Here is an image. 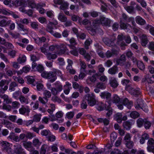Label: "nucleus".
<instances>
[{
    "label": "nucleus",
    "instance_id": "f257e3e1",
    "mask_svg": "<svg viewBox=\"0 0 154 154\" xmlns=\"http://www.w3.org/2000/svg\"><path fill=\"white\" fill-rule=\"evenodd\" d=\"M95 96L92 93L86 94L84 99L82 101L81 107L82 109H85L87 106V100L88 104L91 106H93L96 103V101L95 98Z\"/></svg>",
    "mask_w": 154,
    "mask_h": 154
},
{
    "label": "nucleus",
    "instance_id": "f03ea898",
    "mask_svg": "<svg viewBox=\"0 0 154 154\" xmlns=\"http://www.w3.org/2000/svg\"><path fill=\"white\" fill-rule=\"evenodd\" d=\"M111 20L107 18L103 17H100V19H96L93 21V24H102L103 25H105L108 26H110Z\"/></svg>",
    "mask_w": 154,
    "mask_h": 154
},
{
    "label": "nucleus",
    "instance_id": "7ed1b4c3",
    "mask_svg": "<svg viewBox=\"0 0 154 154\" xmlns=\"http://www.w3.org/2000/svg\"><path fill=\"white\" fill-rule=\"evenodd\" d=\"M41 75L45 78L51 79L50 82H53L57 79L56 76V73H54V71L48 72L45 71H43L41 73Z\"/></svg>",
    "mask_w": 154,
    "mask_h": 154
},
{
    "label": "nucleus",
    "instance_id": "20e7f679",
    "mask_svg": "<svg viewBox=\"0 0 154 154\" xmlns=\"http://www.w3.org/2000/svg\"><path fill=\"white\" fill-rule=\"evenodd\" d=\"M0 145L2 149L8 154H13L11 146L8 142L5 141H0Z\"/></svg>",
    "mask_w": 154,
    "mask_h": 154
},
{
    "label": "nucleus",
    "instance_id": "39448f33",
    "mask_svg": "<svg viewBox=\"0 0 154 154\" xmlns=\"http://www.w3.org/2000/svg\"><path fill=\"white\" fill-rule=\"evenodd\" d=\"M55 86V88H52L51 90V93L54 95H57L63 90V86L60 82L56 83Z\"/></svg>",
    "mask_w": 154,
    "mask_h": 154
},
{
    "label": "nucleus",
    "instance_id": "423d86ee",
    "mask_svg": "<svg viewBox=\"0 0 154 154\" xmlns=\"http://www.w3.org/2000/svg\"><path fill=\"white\" fill-rule=\"evenodd\" d=\"M14 152L16 154H26L22 146L17 144L14 145Z\"/></svg>",
    "mask_w": 154,
    "mask_h": 154
},
{
    "label": "nucleus",
    "instance_id": "0eeeda50",
    "mask_svg": "<svg viewBox=\"0 0 154 154\" xmlns=\"http://www.w3.org/2000/svg\"><path fill=\"white\" fill-rule=\"evenodd\" d=\"M11 20H8L7 17L0 19V26L5 27L8 26L11 23Z\"/></svg>",
    "mask_w": 154,
    "mask_h": 154
},
{
    "label": "nucleus",
    "instance_id": "6e6552de",
    "mask_svg": "<svg viewBox=\"0 0 154 154\" xmlns=\"http://www.w3.org/2000/svg\"><path fill=\"white\" fill-rule=\"evenodd\" d=\"M67 61L68 63V65L66 67V69L70 74H75V71L74 69H72V64L73 63L72 61L70 59H68Z\"/></svg>",
    "mask_w": 154,
    "mask_h": 154
},
{
    "label": "nucleus",
    "instance_id": "1a4fd4ad",
    "mask_svg": "<svg viewBox=\"0 0 154 154\" xmlns=\"http://www.w3.org/2000/svg\"><path fill=\"white\" fill-rule=\"evenodd\" d=\"M111 94L107 91L101 93L100 96L103 99L106 98L107 101H111Z\"/></svg>",
    "mask_w": 154,
    "mask_h": 154
},
{
    "label": "nucleus",
    "instance_id": "9d476101",
    "mask_svg": "<svg viewBox=\"0 0 154 154\" xmlns=\"http://www.w3.org/2000/svg\"><path fill=\"white\" fill-rule=\"evenodd\" d=\"M128 89L129 90V92L132 95L138 96L140 94V92L139 88H137L135 89L131 87H129Z\"/></svg>",
    "mask_w": 154,
    "mask_h": 154
},
{
    "label": "nucleus",
    "instance_id": "9b49d317",
    "mask_svg": "<svg viewBox=\"0 0 154 154\" xmlns=\"http://www.w3.org/2000/svg\"><path fill=\"white\" fill-rule=\"evenodd\" d=\"M121 103L126 106L128 109H130L132 105V102L129 101L127 98H125L123 99L122 98Z\"/></svg>",
    "mask_w": 154,
    "mask_h": 154
},
{
    "label": "nucleus",
    "instance_id": "f8f14e48",
    "mask_svg": "<svg viewBox=\"0 0 154 154\" xmlns=\"http://www.w3.org/2000/svg\"><path fill=\"white\" fill-rule=\"evenodd\" d=\"M143 100L140 99H137V102L135 103L134 106L136 109H140L141 107H142L144 105Z\"/></svg>",
    "mask_w": 154,
    "mask_h": 154
},
{
    "label": "nucleus",
    "instance_id": "ddd939ff",
    "mask_svg": "<svg viewBox=\"0 0 154 154\" xmlns=\"http://www.w3.org/2000/svg\"><path fill=\"white\" fill-rule=\"evenodd\" d=\"M141 39V44L143 46L145 47L148 42V40L146 35H143L140 37Z\"/></svg>",
    "mask_w": 154,
    "mask_h": 154
},
{
    "label": "nucleus",
    "instance_id": "4468645a",
    "mask_svg": "<svg viewBox=\"0 0 154 154\" xmlns=\"http://www.w3.org/2000/svg\"><path fill=\"white\" fill-rule=\"evenodd\" d=\"M103 41L106 45L109 47H112L114 46V45L115 46V45L114 44V43L111 41L108 38H104L103 39Z\"/></svg>",
    "mask_w": 154,
    "mask_h": 154
},
{
    "label": "nucleus",
    "instance_id": "2eb2a0df",
    "mask_svg": "<svg viewBox=\"0 0 154 154\" xmlns=\"http://www.w3.org/2000/svg\"><path fill=\"white\" fill-rule=\"evenodd\" d=\"M19 112L20 114L22 115L24 114L26 112L28 114L30 112V109L27 106L25 107L24 106H22V107L19 109Z\"/></svg>",
    "mask_w": 154,
    "mask_h": 154
},
{
    "label": "nucleus",
    "instance_id": "dca6fc26",
    "mask_svg": "<svg viewBox=\"0 0 154 154\" xmlns=\"http://www.w3.org/2000/svg\"><path fill=\"white\" fill-rule=\"evenodd\" d=\"M126 60V57L125 55H122L119 58V59L116 60V63L118 65H120L122 66L124 65V62Z\"/></svg>",
    "mask_w": 154,
    "mask_h": 154
},
{
    "label": "nucleus",
    "instance_id": "f3484780",
    "mask_svg": "<svg viewBox=\"0 0 154 154\" xmlns=\"http://www.w3.org/2000/svg\"><path fill=\"white\" fill-rule=\"evenodd\" d=\"M120 27L122 29H130V28H131V26L128 23H125L122 22L121 20L120 21Z\"/></svg>",
    "mask_w": 154,
    "mask_h": 154
},
{
    "label": "nucleus",
    "instance_id": "a211bd4d",
    "mask_svg": "<svg viewBox=\"0 0 154 154\" xmlns=\"http://www.w3.org/2000/svg\"><path fill=\"white\" fill-rule=\"evenodd\" d=\"M26 1L29 7L32 8H38V4L36 5L34 0H27Z\"/></svg>",
    "mask_w": 154,
    "mask_h": 154
},
{
    "label": "nucleus",
    "instance_id": "6ab92c4d",
    "mask_svg": "<svg viewBox=\"0 0 154 154\" xmlns=\"http://www.w3.org/2000/svg\"><path fill=\"white\" fill-rule=\"evenodd\" d=\"M122 116V115L121 113H117L114 115V118L118 123H121Z\"/></svg>",
    "mask_w": 154,
    "mask_h": 154
},
{
    "label": "nucleus",
    "instance_id": "aec40b11",
    "mask_svg": "<svg viewBox=\"0 0 154 154\" xmlns=\"http://www.w3.org/2000/svg\"><path fill=\"white\" fill-rule=\"evenodd\" d=\"M137 23L141 25H144L146 23V21L143 19L139 16H137L135 18Z\"/></svg>",
    "mask_w": 154,
    "mask_h": 154
},
{
    "label": "nucleus",
    "instance_id": "412c9836",
    "mask_svg": "<svg viewBox=\"0 0 154 154\" xmlns=\"http://www.w3.org/2000/svg\"><path fill=\"white\" fill-rule=\"evenodd\" d=\"M118 68L117 66L115 65L112 67L110 68L108 70V72L109 73L114 75L118 72Z\"/></svg>",
    "mask_w": 154,
    "mask_h": 154
},
{
    "label": "nucleus",
    "instance_id": "4be33fe9",
    "mask_svg": "<svg viewBox=\"0 0 154 154\" xmlns=\"http://www.w3.org/2000/svg\"><path fill=\"white\" fill-rule=\"evenodd\" d=\"M17 25L18 26V29L20 30H22L25 32L26 33L28 32V29H27L26 27L22 24L21 23H17Z\"/></svg>",
    "mask_w": 154,
    "mask_h": 154
},
{
    "label": "nucleus",
    "instance_id": "5701e85b",
    "mask_svg": "<svg viewBox=\"0 0 154 154\" xmlns=\"http://www.w3.org/2000/svg\"><path fill=\"white\" fill-rule=\"evenodd\" d=\"M110 84L111 86L113 88H116L118 85V84L116 80L114 78H111L110 80Z\"/></svg>",
    "mask_w": 154,
    "mask_h": 154
},
{
    "label": "nucleus",
    "instance_id": "b1692460",
    "mask_svg": "<svg viewBox=\"0 0 154 154\" xmlns=\"http://www.w3.org/2000/svg\"><path fill=\"white\" fill-rule=\"evenodd\" d=\"M131 125L132 123L128 121L124 122L123 124L124 128L126 130H130Z\"/></svg>",
    "mask_w": 154,
    "mask_h": 154
},
{
    "label": "nucleus",
    "instance_id": "393cba45",
    "mask_svg": "<svg viewBox=\"0 0 154 154\" xmlns=\"http://www.w3.org/2000/svg\"><path fill=\"white\" fill-rule=\"evenodd\" d=\"M50 149V148L46 145H43L41 149V151H40L41 154H45L46 149L47 151L49 150Z\"/></svg>",
    "mask_w": 154,
    "mask_h": 154
},
{
    "label": "nucleus",
    "instance_id": "a878e982",
    "mask_svg": "<svg viewBox=\"0 0 154 154\" xmlns=\"http://www.w3.org/2000/svg\"><path fill=\"white\" fill-rule=\"evenodd\" d=\"M112 101L115 103H121V99L116 94H114L112 99Z\"/></svg>",
    "mask_w": 154,
    "mask_h": 154
},
{
    "label": "nucleus",
    "instance_id": "bb28decb",
    "mask_svg": "<svg viewBox=\"0 0 154 154\" xmlns=\"http://www.w3.org/2000/svg\"><path fill=\"white\" fill-rule=\"evenodd\" d=\"M47 58L49 60L51 59H54L57 57L56 54H52L50 53H48L45 54Z\"/></svg>",
    "mask_w": 154,
    "mask_h": 154
},
{
    "label": "nucleus",
    "instance_id": "cd10ccee",
    "mask_svg": "<svg viewBox=\"0 0 154 154\" xmlns=\"http://www.w3.org/2000/svg\"><path fill=\"white\" fill-rule=\"evenodd\" d=\"M144 120L143 119L140 118L137 120V126L139 128L142 127L145 122Z\"/></svg>",
    "mask_w": 154,
    "mask_h": 154
},
{
    "label": "nucleus",
    "instance_id": "c85d7f7f",
    "mask_svg": "<svg viewBox=\"0 0 154 154\" xmlns=\"http://www.w3.org/2000/svg\"><path fill=\"white\" fill-rule=\"evenodd\" d=\"M58 19L62 22H66L67 20V18L61 13H60L58 16Z\"/></svg>",
    "mask_w": 154,
    "mask_h": 154
},
{
    "label": "nucleus",
    "instance_id": "c756f323",
    "mask_svg": "<svg viewBox=\"0 0 154 154\" xmlns=\"http://www.w3.org/2000/svg\"><path fill=\"white\" fill-rule=\"evenodd\" d=\"M19 99L21 103L22 104H27L28 103V99L23 95L20 96L19 97Z\"/></svg>",
    "mask_w": 154,
    "mask_h": 154
},
{
    "label": "nucleus",
    "instance_id": "7c9ffc66",
    "mask_svg": "<svg viewBox=\"0 0 154 154\" xmlns=\"http://www.w3.org/2000/svg\"><path fill=\"white\" fill-rule=\"evenodd\" d=\"M17 86V85L15 82H12L10 85L9 89L11 91H14L15 90V88Z\"/></svg>",
    "mask_w": 154,
    "mask_h": 154
},
{
    "label": "nucleus",
    "instance_id": "2f4dec72",
    "mask_svg": "<svg viewBox=\"0 0 154 154\" xmlns=\"http://www.w3.org/2000/svg\"><path fill=\"white\" fill-rule=\"evenodd\" d=\"M44 95L45 96L44 99L46 100V102L48 101L47 98H49L51 96V92L47 90H45L43 93Z\"/></svg>",
    "mask_w": 154,
    "mask_h": 154
},
{
    "label": "nucleus",
    "instance_id": "473e14b6",
    "mask_svg": "<svg viewBox=\"0 0 154 154\" xmlns=\"http://www.w3.org/2000/svg\"><path fill=\"white\" fill-rule=\"evenodd\" d=\"M52 26V23L51 22H50L47 26L46 30L50 33H53V31L52 29H53V28Z\"/></svg>",
    "mask_w": 154,
    "mask_h": 154
},
{
    "label": "nucleus",
    "instance_id": "72a5a7b5",
    "mask_svg": "<svg viewBox=\"0 0 154 154\" xmlns=\"http://www.w3.org/2000/svg\"><path fill=\"white\" fill-rule=\"evenodd\" d=\"M6 81L5 80H2L0 82V87L2 88L4 91H5L8 88V86L7 85H5L4 87L3 88V86L5 84V82Z\"/></svg>",
    "mask_w": 154,
    "mask_h": 154
},
{
    "label": "nucleus",
    "instance_id": "f704fd0d",
    "mask_svg": "<svg viewBox=\"0 0 154 154\" xmlns=\"http://www.w3.org/2000/svg\"><path fill=\"white\" fill-rule=\"evenodd\" d=\"M60 5H61L60 7V9L64 10L68 8L69 4L67 2L64 1Z\"/></svg>",
    "mask_w": 154,
    "mask_h": 154
},
{
    "label": "nucleus",
    "instance_id": "c9c22d12",
    "mask_svg": "<svg viewBox=\"0 0 154 154\" xmlns=\"http://www.w3.org/2000/svg\"><path fill=\"white\" fill-rule=\"evenodd\" d=\"M60 48L58 49H60V53L63 54L66 51L67 48L66 46L64 45H61L60 46H59Z\"/></svg>",
    "mask_w": 154,
    "mask_h": 154
},
{
    "label": "nucleus",
    "instance_id": "e433bc0d",
    "mask_svg": "<svg viewBox=\"0 0 154 154\" xmlns=\"http://www.w3.org/2000/svg\"><path fill=\"white\" fill-rule=\"evenodd\" d=\"M139 114L136 111H133L130 114V116L133 119L137 118L139 116Z\"/></svg>",
    "mask_w": 154,
    "mask_h": 154
},
{
    "label": "nucleus",
    "instance_id": "4c0bfd02",
    "mask_svg": "<svg viewBox=\"0 0 154 154\" xmlns=\"http://www.w3.org/2000/svg\"><path fill=\"white\" fill-rule=\"evenodd\" d=\"M15 5L17 7L21 5H23L24 1L23 0H16L14 2Z\"/></svg>",
    "mask_w": 154,
    "mask_h": 154
},
{
    "label": "nucleus",
    "instance_id": "58836bf2",
    "mask_svg": "<svg viewBox=\"0 0 154 154\" xmlns=\"http://www.w3.org/2000/svg\"><path fill=\"white\" fill-rule=\"evenodd\" d=\"M138 68L141 70H143L145 69V66L144 63L141 62L139 61L137 63Z\"/></svg>",
    "mask_w": 154,
    "mask_h": 154
},
{
    "label": "nucleus",
    "instance_id": "ea45409f",
    "mask_svg": "<svg viewBox=\"0 0 154 154\" xmlns=\"http://www.w3.org/2000/svg\"><path fill=\"white\" fill-rule=\"evenodd\" d=\"M112 48L111 50V52L112 53V54L113 55H116L118 54L119 53V52L117 50V46L115 45V46L114 45L113 46H112Z\"/></svg>",
    "mask_w": 154,
    "mask_h": 154
},
{
    "label": "nucleus",
    "instance_id": "a19ab883",
    "mask_svg": "<svg viewBox=\"0 0 154 154\" xmlns=\"http://www.w3.org/2000/svg\"><path fill=\"white\" fill-rule=\"evenodd\" d=\"M51 133L48 130H42L41 133V134L43 136L48 137Z\"/></svg>",
    "mask_w": 154,
    "mask_h": 154
},
{
    "label": "nucleus",
    "instance_id": "79ce46f5",
    "mask_svg": "<svg viewBox=\"0 0 154 154\" xmlns=\"http://www.w3.org/2000/svg\"><path fill=\"white\" fill-rule=\"evenodd\" d=\"M47 138L48 141L51 142L54 141L56 139L55 137L51 133L50 134L48 137H47Z\"/></svg>",
    "mask_w": 154,
    "mask_h": 154
},
{
    "label": "nucleus",
    "instance_id": "37998d69",
    "mask_svg": "<svg viewBox=\"0 0 154 154\" xmlns=\"http://www.w3.org/2000/svg\"><path fill=\"white\" fill-rule=\"evenodd\" d=\"M96 87L99 89H103L106 88V86L105 84L102 82H99L97 84Z\"/></svg>",
    "mask_w": 154,
    "mask_h": 154
},
{
    "label": "nucleus",
    "instance_id": "c03bdc74",
    "mask_svg": "<svg viewBox=\"0 0 154 154\" xmlns=\"http://www.w3.org/2000/svg\"><path fill=\"white\" fill-rule=\"evenodd\" d=\"M41 119V115H35L34 116L33 119V122H38Z\"/></svg>",
    "mask_w": 154,
    "mask_h": 154
},
{
    "label": "nucleus",
    "instance_id": "a18cd8bd",
    "mask_svg": "<svg viewBox=\"0 0 154 154\" xmlns=\"http://www.w3.org/2000/svg\"><path fill=\"white\" fill-rule=\"evenodd\" d=\"M125 144L127 147L129 149L132 148L134 145L133 143L131 140L125 142Z\"/></svg>",
    "mask_w": 154,
    "mask_h": 154
},
{
    "label": "nucleus",
    "instance_id": "49530a36",
    "mask_svg": "<svg viewBox=\"0 0 154 154\" xmlns=\"http://www.w3.org/2000/svg\"><path fill=\"white\" fill-rule=\"evenodd\" d=\"M104 104L101 102L99 103L98 106L96 107L97 109L99 111H102L104 109Z\"/></svg>",
    "mask_w": 154,
    "mask_h": 154
},
{
    "label": "nucleus",
    "instance_id": "de8ad7c7",
    "mask_svg": "<svg viewBox=\"0 0 154 154\" xmlns=\"http://www.w3.org/2000/svg\"><path fill=\"white\" fill-rule=\"evenodd\" d=\"M147 147L154 146V140L152 138H150L147 142Z\"/></svg>",
    "mask_w": 154,
    "mask_h": 154
},
{
    "label": "nucleus",
    "instance_id": "09e8293b",
    "mask_svg": "<svg viewBox=\"0 0 154 154\" xmlns=\"http://www.w3.org/2000/svg\"><path fill=\"white\" fill-rule=\"evenodd\" d=\"M151 123L150 122L148 121H145L144 126L146 129H149L151 127Z\"/></svg>",
    "mask_w": 154,
    "mask_h": 154
},
{
    "label": "nucleus",
    "instance_id": "8fccbe9b",
    "mask_svg": "<svg viewBox=\"0 0 154 154\" xmlns=\"http://www.w3.org/2000/svg\"><path fill=\"white\" fill-rule=\"evenodd\" d=\"M35 69L36 71H38L40 72H42L44 70V68L41 65H38L36 67V68H35Z\"/></svg>",
    "mask_w": 154,
    "mask_h": 154
},
{
    "label": "nucleus",
    "instance_id": "3c124183",
    "mask_svg": "<svg viewBox=\"0 0 154 154\" xmlns=\"http://www.w3.org/2000/svg\"><path fill=\"white\" fill-rule=\"evenodd\" d=\"M23 145L25 148H30L31 147L32 143L30 142H23Z\"/></svg>",
    "mask_w": 154,
    "mask_h": 154
},
{
    "label": "nucleus",
    "instance_id": "603ef678",
    "mask_svg": "<svg viewBox=\"0 0 154 154\" xmlns=\"http://www.w3.org/2000/svg\"><path fill=\"white\" fill-rule=\"evenodd\" d=\"M110 106L111 101H107L106 102V103L104 104V109L108 110V109H109V108H112L110 107Z\"/></svg>",
    "mask_w": 154,
    "mask_h": 154
},
{
    "label": "nucleus",
    "instance_id": "864d4df0",
    "mask_svg": "<svg viewBox=\"0 0 154 154\" xmlns=\"http://www.w3.org/2000/svg\"><path fill=\"white\" fill-rule=\"evenodd\" d=\"M60 48L59 46L57 45H51L49 47V49L50 51H53L55 48L59 49Z\"/></svg>",
    "mask_w": 154,
    "mask_h": 154
},
{
    "label": "nucleus",
    "instance_id": "5fc2aeb1",
    "mask_svg": "<svg viewBox=\"0 0 154 154\" xmlns=\"http://www.w3.org/2000/svg\"><path fill=\"white\" fill-rule=\"evenodd\" d=\"M148 46L149 50L152 51H154V42H149Z\"/></svg>",
    "mask_w": 154,
    "mask_h": 154
},
{
    "label": "nucleus",
    "instance_id": "6e6d98bb",
    "mask_svg": "<svg viewBox=\"0 0 154 154\" xmlns=\"http://www.w3.org/2000/svg\"><path fill=\"white\" fill-rule=\"evenodd\" d=\"M11 106L9 105H7L4 103H3L2 108L4 109L7 110L8 111H10L11 109Z\"/></svg>",
    "mask_w": 154,
    "mask_h": 154
},
{
    "label": "nucleus",
    "instance_id": "4d7b16f0",
    "mask_svg": "<svg viewBox=\"0 0 154 154\" xmlns=\"http://www.w3.org/2000/svg\"><path fill=\"white\" fill-rule=\"evenodd\" d=\"M74 112H67L66 114V116L68 119H69L72 118L74 116Z\"/></svg>",
    "mask_w": 154,
    "mask_h": 154
},
{
    "label": "nucleus",
    "instance_id": "13d9d810",
    "mask_svg": "<svg viewBox=\"0 0 154 154\" xmlns=\"http://www.w3.org/2000/svg\"><path fill=\"white\" fill-rule=\"evenodd\" d=\"M117 135L115 133H112L110 135V139L111 142H114L117 138Z\"/></svg>",
    "mask_w": 154,
    "mask_h": 154
},
{
    "label": "nucleus",
    "instance_id": "bf43d9fd",
    "mask_svg": "<svg viewBox=\"0 0 154 154\" xmlns=\"http://www.w3.org/2000/svg\"><path fill=\"white\" fill-rule=\"evenodd\" d=\"M27 79L29 83L34 85L35 79L32 77H28L27 78Z\"/></svg>",
    "mask_w": 154,
    "mask_h": 154
},
{
    "label": "nucleus",
    "instance_id": "052dcab7",
    "mask_svg": "<svg viewBox=\"0 0 154 154\" xmlns=\"http://www.w3.org/2000/svg\"><path fill=\"white\" fill-rule=\"evenodd\" d=\"M20 105L18 102L16 101H14L12 103V107L14 108H18Z\"/></svg>",
    "mask_w": 154,
    "mask_h": 154
},
{
    "label": "nucleus",
    "instance_id": "680f3d73",
    "mask_svg": "<svg viewBox=\"0 0 154 154\" xmlns=\"http://www.w3.org/2000/svg\"><path fill=\"white\" fill-rule=\"evenodd\" d=\"M51 100L54 102H57L58 103L61 102V100L57 97L55 96V95L52 97Z\"/></svg>",
    "mask_w": 154,
    "mask_h": 154
},
{
    "label": "nucleus",
    "instance_id": "e2e57ef3",
    "mask_svg": "<svg viewBox=\"0 0 154 154\" xmlns=\"http://www.w3.org/2000/svg\"><path fill=\"white\" fill-rule=\"evenodd\" d=\"M33 143L34 145L36 146H39L41 144V143L38 139H35L33 141Z\"/></svg>",
    "mask_w": 154,
    "mask_h": 154
},
{
    "label": "nucleus",
    "instance_id": "0e129e2a",
    "mask_svg": "<svg viewBox=\"0 0 154 154\" xmlns=\"http://www.w3.org/2000/svg\"><path fill=\"white\" fill-rule=\"evenodd\" d=\"M125 37L123 35H119L117 37V44L123 41Z\"/></svg>",
    "mask_w": 154,
    "mask_h": 154
},
{
    "label": "nucleus",
    "instance_id": "69168bd1",
    "mask_svg": "<svg viewBox=\"0 0 154 154\" xmlns=\"http://www.w3.org/2000/svg\"><path fill=\"white\" fill-rule=\"evenodd\" d=\"M119 27V24L117 23H115L112 26V29L113 30L116 31L118 30Z\"/></svg>",
    "mask_w": 154,
    "mask_h": 154
},
{
    "label": "nucleus",
    "instance_id": "338daca9",
    "mask_svg": "<svg viewBox=\"0 0 154 154\" xmlns=\"http://www.w3.org/2000/svg\"><path fill=\"white\" fill-rule=\"evenodd\" d=\"M20 22L23 24L27 25L29 23V21L27 19L24 18L23 19H21L20 20Z\"/></svg>",
    "mask_w": 154,
    "mask_h": 154
},
{
    "label": "nucleus",
    "instance_id": "774afa93",
    "mask_svg": "<svg viewBox=\"0 0 154 154\" xmlns=\"http://www.w3.org/2000/svg\"><path fill=\"white\" fill-rule=\"evenodd\" d=\"M125 9L129 13H132L134 10V7L133 6H127L126 7Z\"/></svg>",
    "mask_w": 154,
    "mask_h": 154
}]
</instances>
